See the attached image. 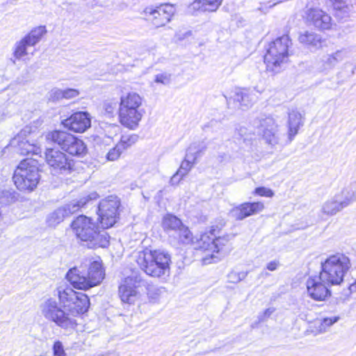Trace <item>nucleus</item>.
I'll return each mask as SVG.
<instances>
[{
  "instance_id": "nucleus-1",
  "label": "nucleus",
  "mask_w": 356,
  "mask_h": 356,
  "mask_svg": "<svg viewBox=\"0 0 356 356\" xmlns=\"http://www.w3.org/2000/svg\"><path fill=\"white\" fill-rule=\"evenodd\" d=\"M105 271L99 257L86 259L79 266L68 270L66 280L75 289L86 291L103 281Z\"/></svg>"
},
{
  "instance_id": "nucleus-2",
  "label": "nucleus",
  "mask_w": 356,
  "mask_h": 356,
  "mask_svg": "<svg viewBox=\"0 0 356 356\" xmlns=\"http://www.w3.org/2000/svg\"><path fill=\"white\" fill-rule=\"evenodd\" d=\"M73 232L81 241L86 242L89 248H105L109 243V236L100 231L91 218L81 215L71 224Z\"/></svg>"
},
{
  "instance_id": "nucleus-3",
  "label": "nucleus",
  "mask_w": 356,
  "mask_h": 356,
  "mask_svg": "<svg viewBox=\"0 0 356 356\" xmlns=\"http://www.w3.org/2000/svg\"><path fill=\"white\" fill-rule=\"evenodd\" d=\"M136 262L147 275L161 277L170 274V254L163 250L145 249L138 252Z\"/></svg>"
},
{
  "instance_id": "nucleus-4",
  "label": "nucleus",
  "mask_w": 356,
  "mask_h": 356,
  "mask_svg": "<svg viewBox=\"0 0 356 356\" xmlns=\"http://www.w3.org/2000/svg\"><path fill=\"white\" fill-rule=\"evenodd\" d=\"M143 98L136 92H130L121 96L118 108L120 122L124 127L135 129L145 113Z\"/></svg>"
},
{
  "instance_id": "nucleus-5",
  "label": "nucleus",
  "mask_w": 356,
  "mask_h": 356,
  "mask_svg": "<svg viewBox=\"0 0 356 356\" xmlns=\"http://www.w3.org/2000/svg\"><path fill=\"white\" fill-rule=\"evenodd\" d=\"M350 267L349 257L344 254L337 253L329 256L321 262L319 274L325 280V283L331 286L340 285Z\"/></svg>"
},
{
  "instance_id": "nucleus-6",
  "label": "nucleus",
  "mask_w": 356,
  "mask_h": 356,
  "mask_svg": "<svg viewBox=\"0 0 356 356\" xmlns=\"http://www.w3.org/2000/svg\"><path fill=\"white\" fill-rule=\"evenodd\" d=\"M56 290L60 303L70 316L74 318L88 311L90 300L86 294L74 291L66 283L60 284Z\"/></svg>"
},
{
  "instance_id": "nucleus-7",
  "label": "nucleus",
  "mask_w": 356,
  "mask_h": 356,
  "mask_svg": "<svg viewBox=\"0 0 356 356\" xmlns=\"http://www.w3.org/2000/svg\"><path fill=\"white\" fill-rule=\"evenodd\" d=\"M292 44L289 35L277 38L268 44L264 62L268 71L277 73L289 60V47Z\"/></svg>"
},
{
  "instance_id": "nucleus-8",
  "label": "nucleus",
  "mask_w": 356,
  "mask_h": 356,
  "mask_svg": "<svg viewBox=\"0 0 356 356\" xmlns=\"http://www.w3.org/2000/svg\"><path fill=\"white\" fill-rule=\"evenodd\" d=\"M45 138L48 143L58 146L71 155L82 156L87 151L86 145L82 140L66 131H49L46 134Z\"/></svg>"
},
{
  "instance_id": "nucleus-9",
  "label": "nucleus",
  "mask_w": 356,
  "mask_h": 356,
  "mask_svg": "<svg viewBox=\"0 0 356 356\" xmlns=\"http://www.w3.org/2000/svg\"><path fill=\"white\" fill-rule=\"evenodd\" d=\"M43 316L48 321L55 323L64 329L74 328L76 320L70 316L66 310L58 305L56 300L49 298L40 306Z\"/></svg>"
},
{
  "instance_id": "nucleus-10",
  "label": "nucleus",
  "mask_w": 356,
  "mask_h": 356,
  "mask_svg": "<svg viewBox=\"0 0 356 356\" xmlns=\"http://www.w3.org/2000/svg\"><path fill=\"white\" fill-rule=\"evenodd\" d=\"M45 161L53 175L70 174L74 165V160L65 153L53 148L47 149Z\"/></svg>"
},
{
  "instance_id": "nucleus-11",
  "label": "nucleus",
  "mask_w": 356,
  "mask_h": 356,
  "mask_svg": "<svg viewBox=\"0 0 356 356\" xmlns=\"http://www.w3.org/2000/svg\"><path fill=\"white\" fill-rule=\"evenodd\" d=\"M120 200L116 196H108L99 204V219L103 229L110 228L116 222L118 217Z\"/></svg>"
},
{
  "instance_id": "nucleus-12",
  "label": "nucleus",
  "mask_w": 356,
  "mask_h": 356,
  "mask_svg": "<svg viewBox=\"0 0 356 356\" xmlns=\"http://www.w3.org/2000/svg\"><path fill=\"white\" fill-rule=\"evenodd\" d=\"M232 237L228 235L216 237L211 243V253H206L202 258L204 265L217 263L227 255L232 250L230 240Z\"/></svg>"
},
{
  "instance_id": "nucleus-13",
  "label": "nucleus",
  "mask_w": 356,
  "mask_h": 356,
  "mask_svg": "<svg viewBox=\"0 0 356 356\" xmlns=\"http://www.w3.org/2000/svg\"><path fill=\"white\" fill-rule=\"evenodd\" d=\"M142 278L139 273L133 271L126 277L119 286V296L123 302L134 304L139 298L137 288L140 286Z\"/></svg>"
},
{
  "instance_id": "nucleus-14",
  "label": "nucleus",
  "mask_w": 356,
  "mask_h": 356,
  "mask_svg": "<svg viewBox=\"0 0 356 356\" xmlns=\"http://www.w3.org/2000/svg\"><path fill=\"white\" fill-rule=\"evenodd\" d=\"M307 293L309 298L316 301H324L331 296L329 289L330 284L320 274L309 276L306 280Z\"/></svg>"
},
{
  "instance_id": "nucleus-15",
  "label": "nucleus",
  "mask_w": 356,
  "mask_h": 356,
  "mask_svg": "<svg viewBox=\"0 0 356 356\" xmlns=\"http://www.w3.org/2000/svg\"><path fill=\"white\" fill-rule=\"evenodd\" d=\"M207 143L204 140L194 142L186 149L184 161L177 170V175L184 177L196 163L197 159L202 156L207 149Z\"/></svg>"
},
{
  "instance_id": "nucleus-16",
  "label": "nucleus",
  "mask_w": 356,
  "mask_h": 356,
  "mask_svg": "<svg viewBox=\"0 0 356 356\" xmlns=\"http://www.w3.org/2000/svg\"><path fill=\"white\" fill-rule=\"evenodd\" d=\"M259 128L265 143L271 147L279 143L278 125L275 119L271 116H261L259 119Z\"/></svg>"
},
{
  "instance_id": "nucleus-17",
  "label": "nucleus",
  "mask_w": 356,
  "mask_h": 356,
  "mask_svg": "<svg viewBox=\"0 0 356 356\" xmlns=\"http://www.w3.org/2000/svg\"><path fill=\"white\" fill-rule=\"evenodd\" d=\"M145 12L152 24L159 28L165 26L171 20V17L175 13V8L172 5L164 4L155 9L147 8Z\"/></svg>"
},
{
  "instance_id": "nucleus-18",
  "label": "nucleus",
  "mask_w": 356,
  "mask_h": 356,
  "mask_svg": "<svg viewBox=\"0 0 356 356\" xmlns=\"http://www.w3.org/2000/svg\"><path fill=\"white\" fill-rule=\"evenodd\" d=\"M40 179L36 159H24V190L33 191Z\"/></svg>"
},
{
  "instance_id": "nucleus-19",
  "label": "nucleus",
  "mask_w": 356,
  "mask_h": 356,
  "mask_svg": "<svg viewBox=\"0 0 356 356\" xmlns=\"http://www.w3.org/2000/svg\"><path fill=\"white\" fill-rule=\"evenodd\" d=\"M61 124L71 131L83 133L91 126V117L86 111L76 112L70 118L63 120Z\"/></svg>"
},
{
  "instance_id": "nucleus-20",
  "label": "nucleus",
  "mask_w": 356,
  "mask_h": 356,
  "mask_svg": "<svg viewBox=\"0 0 356 356\" xmlns=\"http://www.w3.org/2000/svg\"><path fill=\"white\" fill-rule=\"evenodd\" d=\"M306 20L321 30L330 29L332 25V18L321 9L310 8L305 13Z\"/></svg>"
},
{
  "instance_id": "nucleus-21",
  "label": "nucleus",
  "mask_w": 356,
  "mask_h": 356,
  "mask_svg": "<svg viewBox=\"0 0 356 356\" xmlns=\"http://www.w3.org/2000/svg\"><path fill=\"white\" fill-rule=\"evenodd\" d=\"M264 209L260 202L243 203L230 211V215L236 220H241L250 216L257 214Z\"/></svg>"
},
{
  "instance_id": "nucleus-22",
  "label": "nucleus",
  "mask_w": 356,
  "mask_h": 356,
  "mask_svg": "<svg viewBox=\"0 0 356 356\" xmlns=\"http://www.w3.org/2000/svg\"><path fill=\"white\" fill-rule=\"evenodd\" d=\"M303 125L302 115L297 111L293 110L289 113L288 138L291 142L298 133L299 129Z\"/></svg>"
},
{
  "instance_id": "nucleus-23",
  "label": "nucleus",
  "mask_w": 356,
  "mask_h": 356,
  "mask_svg": "<svg viewBox=\"0 0 356 356\" xmlns=\"http://www.w3.org/2000/svg\"><path fill=\"white\" fill-rule=\"evenodd\" d=\"M298 41L310 50H315L321 47V37L312 31H305L300 33Z\"/></svg>"
},
{
  "instance_id": "nucleus-24",
  "label": "nucleus",
  "mask_w": 356,
  "mask_h": 356,
  "mask_svg": "<svg viewBox=\"0 0 356 356\" xmlns=\"http://www.w3.org/2000/svg\"><path fill=\"white\" fill-rule=\"evenodd\" d=\"M46 33V27L39 26L32 29L28 35L24 37V56L27 54L26 47H34Z\"/></svg>"
},
{
  "instance_id": "nucleus-25",
  "label": "nucleus",
  "mask_w": 356,
  "mask_h": 356,
  "mask_svg": "<svg viewBox=\"0 0 356 356\" xmlns=\"http://www.w3.org/2000/svg\"><path fill=\"white\" fill-rule=\"evenodd\" d=\"M344 208H346L345 206H343L336 194L332 198L324 202L321 207V212L325 215L330 216L337 214Z\"/></svg>"
},
{
  "instance_id": "nucleus-26",
  "label": "nucleus",
  "mask_w": 356,
  "mask_h": 356,
  "mask_svg": "<svg viewBox=\"0 0 356 356\" xmlns=\"http://www.w3.org/2000/svg\"><path fill=\"white\" fill-rule=\"evenodd\" d=\"M98 197L97 193H92L87 197H83L77 201H72L65 205L63 208L65 210L67 217L79 210V209L87 204L89 200H96Z\"/></svg>"
},
{
  "instance_id": "nucleus-27",
  "label": "nucleus",
  "mask_w": 356,
  "mask_h": 356,
  "mask_svg": "<svg viewBox=\"0 0 356 356\" xmlns=\"http://www.w3.org/2000/svg\"><path fill=\"white\" fill-rule=\"evenodd\" d=\"M337 195L343 206L347 207L356 200V181L351 183L343 188L339 193H337Z\"/></svg>"
},
{
  "instance_id": "nucleus-28",
  "label": "nucleus",
  "mask_w": 356,
  "mask_h": 356,
  "mask_svg": "<svg viewBox=\"0 0 356 356\" xmlns=\"http://www.w3.org/2000/svg\"><path fill=\"white\" fill-rule=\"evenodd\" d=\"M221 4V0H197L192 3L194 10L214 12Z\"/></svg>"
},
{
  "instance_id": "nucleus-29",
  "label": "nucleus",
  "mask_w": 356,
  "mask_h": 356,
  "mask_svg": "<svg viewBox=\"0 0 356 356\" xmlns=\"http://www.w3.org/2000/svg\"><path fill=\"white\" fill-rule=\"evenodd\" d=\"M162 225L165 231H174L176 234L184 225L180 219L172 214H168L163 218Z\"/></svg>"
},
{
  "instance_id": "nucleus-30",
  "label": "nucleus",
  "mask_w": 356,
  "mask_h": 356,
  "mask_svg": "<svg viewBox=\"0 0 356 356\" xmlns=\"http://www.w3.org/2000/svg\"><path fill=\"white\" fill-rule=\"evenodd\" d=\"M255 95L248 90L236 92L235 101L240 104L243 109L250 107L255 101Z\"/></svg>"
},
{
  "instance_id": "nucleus-31",
  "label": "nucleus",
  "mask_w": 356,
  "mask_h": 356,
  "mask_svg": "<svg viewBox=\"0 0 356 356\" xmlns=\"http://www.w3.org/2000/svg\"><path fill=\"white\" fill-rule=\"evenodd\" d=\"M337 17L344 19L350 16L353 6L347 4L343 0H331Z\"/></svg>"
},
{
  "instance_id": "nucleus-32",
  "label": "nucleus",
  "mask_w": 356,
  "mask_h": 356,
  "mask_svg": "<svg viewBox=\"0 0 356 356\" xmlns=\"http://www.w3.org/2000/svg\"><path fill=\"white\" fill-rule=\"evenodd\" d=\"M215 238H213L208 232L203 233L200 235V238H196L194 243L195 249L204 250L210 253L211 251V243Z\"/></svg>"
},
{
  "instance_id": "nucleus-33",
  "label": "nucleus",
  "mask_w": 356,
  "mask_h": 356,
  "mask_svg": "<svg viewBox=\"0 0 356 356\" xmlns=\"http://www.w3.org/2000/svg\"><path fill=\"white\" fill-rule=\"evenodd\" d=\"M67 217L65 210L62 207L58 208L47 217V223L49 227H55Z\"/></svg>"
},
{
  "instance_id": "nucleus-34",
  "label": "nucleus",
  "mask_w": 356,
  "mask_h": 356,
  "mask_svg": "<svg viewBox=\"0 0 356 356\" xmlns=\"http://www.w3.org/2000/svg\"><path fill=\"white\" fill-rule=\"evenodd\" d=\"M120 103L115 99L106 100L103 104L104 115L107 118H113L118 113Z\"/></svg>"
},
{
  "instance_id": "nucleus-35",
  "label": "nucleus",
  "mask_w": 356,
  "mask_h": 356,
  "mask_svg": "<svg viewBox=\"0 0 356 356\" xmlns=\"http://www.w3.org/2000/svg\"><path fill=\"white\" fill-rule=\"evenodd\" d=\"M179 242L182 244L188 245L195 243V238L187 227L183 225L177 233Z\"/></svg>"
},
{
  "instance_id": "nucleus-36",
  "label": "nucleus",
  "mask_w": 356,
  "mask_h": 356,
  "mask_svg": "<svg viewBox=\"0 0 356 356\" xmlns=\"http://www.w3.org/2000/svg\"><path fill=\"white\" fill-rule=\"evenodd\" d=\"M340 319L339 316L324 317L320 320L318 330L321 333H325L330 330V327Z\"/></svg>"
},
{
  "instance_id": "nucleus-37",
  "label": "nucleus",
  "mask_w": 356,
  "mask_h": 356,
  "mask_svg": "<svg viewBox=\"0 0 356 356\" xmlns=\"http://www.w3.org/2000/svg\"><path fill=\"white\" fill-rule=\"evenodd\" d=\"M337 63L331 54L323 56L318 63V70L321 72H325L332 69Z\"/></svg>"
},
{
  "instance_id": "nucleus-38",
  "label": "nucleus",
  "mask_w": 356,
  "mask_h": 356,
  "mask_svg": "<svg viewBox=\"0 0 356 356\" xmlns=\"http://www.w3.org/2000/svg\"><path fill=\"white\" fill-rule=\"evenodd\" d=\"M19 195L13 190H4L0 194V203L1 204H9L15 202Z\"/></svg>"
},
{
  "instance_id": "nucleus-39",
  "label": "nucleus",
  "mask_w": 356,
  "mask_h": 356,
  "mask_svg": "<svg viewBox=\"0 0 356 356\" xmlns=\"http://www.w3.org/2000/svg\"><path fill=\"white\" fill-rule=\"evenodd\" d=\"M138 139V136L136 134H124L121 136L120 140L118 143L119 145L125 150L132 145L135 144Z\"/></svg>"
},
{
  "instance_id": "nucleus-40",
  "label": "nucleus",
  "mask_w": 356,
  "mask_h": 356,
  "mask_svg": "<svg viewBox=\"0 0 356 356\" xmlns=\"http://www.w3.org/2000/svg\"><path fill=\"white\" fill-rule=\"evenodd\" d=\"M40 153V148L35 144H31L28 141L24 142V156H26L29 159V156L38 155Z\"/></svg>"
},
{
  "instance_id": "nucleus-41",
  "label": "nucleus",
  "mask_w": 356,
  "mask_h": 356,
  "mask_svg": "<svg viewBox=\"0 0 356 356\" xmlns=\"http://www.w3.org/2000/svg\"><path fill=\"white\" fill-rule=\"evenodd\" d=\"M22 161L19 163L17 168L15 171L13 177V182L19 191H22V175L21 174V172H22Z\"/></svg>"
},
{
  "instance_id": "nucleus-42",
  "label": "nucleus",
  "mask_w": 356,
  "mask_h": 356,
  "mask_svg": "<svg viewBox=\"0 0 356 356\" xmlns=\"http://www.w3.org/2000/svg\"><path fill=\"white\" fill-rule=\"evenodd\" d=\"M120 145H121L118 143L114 147L108 151L106 156L108 161H114L119 159L124 151Z\"/></svg>"
},
{
  "instance_id": "nucleus-43",
  "label": "nucleus",
  "mask_w": 356,
  "mask_h": 356,
  "mask_svg": "<svg viewBox=\"0 0 356 356\" xmlns=\"http://www.w3.org/2000/svg\"><path fill=\"white\" fill-rule=\"evenodd\" d=\"M172 74L168 72H161L155 75L154 82L163 85H168L170 83Z\"/></svg>"
},
{
  "instance_id": "nucleus-44",
  "label": "nucleus",
  "mask_w": 356,
  "mask_h": 356,
  "mask_svg": "<svg viewBox=\"0 0 356 356\" xmlns=\"http://www.w3.org/2000/svg\"><path fill=\"white\" fill-rule=\"evenodd\" d=\"M163 289L154 286L147 288L148 298L153 302H156L163 293Z\"/></svg>"
},
{
  "instance_id": "nucleus-45",
  "label": "nucleus",
  "mask_w": 356,
  "mask_h": 356,
  "mask_svg": "<svg viewBox=\"0 0 356 356\" xmlns=\"http://www.w3.org/2000/svg\"><path fill=\"white\" fill-rule=\"evenodd\" d=\"M247 276V273L245 272H236L231 271L228 275V281L231 283H238L243 280H244Z\"/></svg>"
},
{
  "instance_id": "nucleus-46",
  "label": "nucleus",
  "mask_w": 356,
  "mask_h": 356,
  "mask_svg": "<svg viewBox=\"0 0 356 356\" xmlns=\"http://www.w3.org/2000/svg\"><path fill=\"white\" fill-rule=\"evenodd\" d=\"M235 134L238 139H242L243 141L251 140L252 136V134L248 131V129L245 127L237 128Z\"/></svg>"
},
{
  "instance_id": "nucleus-47",
  "label": "nucleus",
  "mask_w": 356,
  "mask_h": 356,
  "mask_svg": "<svg viewBox=\"0 0 356 356\" xmlns=\"http://www.w3.org/2000/svg\"><path fill=\"white\" fill-rule=\"evenodd\" d=\"M54 356H66L62 343L56 341L53 346Z\"/></svg>"
},
{
  "instance_id": "nucleus-48",
  "label": "nucleus",
  "mask_w": 356,
  "mask_h": 356,
  "mask_svg": "<svg viewBox=\"0 0 356 356\" xmlns=\"http://www.w3.org/2000/svg\"><path fill=\"white\" fill-rule=\"evenodd\" d=\"M49 98L53 101L64 99V90L59 88H54L51 90L50 92Z\"/></svg>"
},
{
  "instance_id": "nucleus-49",
  "label": "nucleus",
  "mask_w": 356,
  "mask_h": 356,
  "mask_svg": "<svg viewBox=\"0 0 356 356\" xmlns=\"http://www.w3.org/2000/svg\"><path fill=\"white\" fill-rule=\"evenodd\" d=\"M254 193L258 195L268 197H273L274 195V193L271 189L266 187H258L255 189Z\"/></svg>"
},
{
  "instance_id": "nucleus-50",
  "label": "nucleus",
  "mask_w": 356,
  "mask_h": 356,
  "mask_svg": "<svg viewBox=\"0 0 356 356\" xmlns=\"http://www.w3.org/2000/svg\"><path fill=\"white\" fill-rule=\"evenodd\" d=\"M331 56H332L335 63L337 64L347 56V51L345 49L337 50L334 53L332 54Z\"/></svg>"
},
{
  "instance_id": "nucleus-51",
  "label": "nucleus",
  "mask_w": 356,
  "mask_h": 356,
  "mask_svg": "<svg viewBox=\"0 0 356 356\" xmlns=\"http://www.w3.org/2000/svg\"><path fill=\"white\" fill-rule=\"evenodd\" d=\"M79 92L76 89L67 88L64 90V99H70L78 97Z\"/></svg>"
},
{
  "instance_id": "nucleus-52",
  "label": "nucleus",
  "mask_w": 356,
  "mask_h": 356,
  "mask_svg": "<svg viewBox=\"0 0 356 356\" xmlns=\"http://www.w3.org/2000/svg\"><path fill=\"white\" fill-rule=\"evenodd\" d=\"M222 227V225H212L210 227V229H209L208 233L213 238L218 237L217 235L220 234Z\"/></svg>"
},
{
  "instance_id": "nucleus-53",
  "label": "nucleus",
  "mask_w": 356,
  "mask_h": 356,
  "mask_svg": "<svg viewBox=\"0 0 356 356\" xmlns=\"http://www.w3.org/2000/svg\"><path fill=\"white\" fill-rule=\"evenodd\" d=\"M275 308L274 307H269L268 309H266L262 314H260L259 316V320L260 321H265L266 318H268V317L270 316V315L275 312Z\"/></svg>"
},
{
  "instance_id": "nucleus-54",
  "label": "nucleus",
  "mask_w": 356,
  "mask_h": 356,
  "mask_svg": "<svg viewBox=\"0 0 356 356\" xmlns=\"http://www.w3.org/2000/svg\"><path fill=\"white\" fill-rule=\"evenodd\" d=\"M14 56L16 59H19L22 56V40L19 41L16 45L15 51H14Z\"/></svg>"
},
{
  "instance_id": "nucleus-55",
  "label": "nucleus",
  "mask_w": 356,
  "mask_h": 356,
  "mask_svg": "<svg viewBox=\"0 0 356 356\" xmlns=\"http://www.w3.org/2000/svg\"><path fill=\"white\" fill-rule=\"evenodd\" d=\"M280 266L278 260H273L266 264V268L270 271H274Z\"/></svg>"
},
{
  "instance_id": "nucleus-56",
  "label": "nucleus",
  "mask_w": 356,
  "mask_h": 356,
  "mask_svg": "<svg viewBox=\"0 0 356 356\" xmlns=\"http://www.w3.org/2000/svg\"><path fill=\"white\" fill-rule=\"evenodd\" d=\"M183 177H181L180 175H177V172L170 179V184L174 185L177 184L181 179Z\"/></svg>"
},
{
  "instance_id": "nucleus-57",
  "label": "nucleus",
  "mask_w": 356,
  "mask_h": 356,
  "mask_svg": "<svg viewBox=\"0 0 356 356\" xmlns=\"http://www.w3.org/2000/svg\"><path fill=\"white\" fill-rule=\"evenodd\" d=\"M36 129H37L36 127H34V129H33L32 127H26V128L24 129V133H29V134L33 133L36 130Z\"/></svg>"
},
{
  "instance_id": "nucleus-58",
  "label": "nucleus",
  "mask_w": 356,
  "mask_h": 356,
  "mask_svg": "<svg viewBox=\"0 0 356 356\" xmlns=\"http://www.w3.org/2000/svg\"><path fill=\"white\" fill-rule=\"evenodd\" d=\"M349 290L351 293L356 292V281L350 285Z\"/></svg>"
},
{
  "instance_id": "nucleus-59",
  "label": "nucleus",
  "mask_w": 356,
  "mask_h": 356,
  "mask_svg": "<svg viewBox=\"0 0 356 356\" xmlns=\"http://www.w3.org/2000/svg\"><path fill=\"white\" fill-rule=\"evenodd\" d=\"M15 140H17V139H16V138H14V139L12 140V145H13V144L15 143Z\"/></svg>"
}]
</instances>
